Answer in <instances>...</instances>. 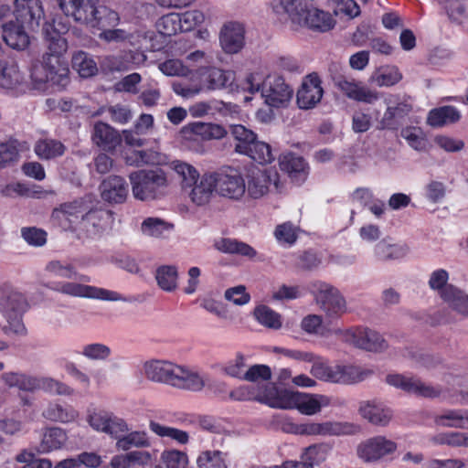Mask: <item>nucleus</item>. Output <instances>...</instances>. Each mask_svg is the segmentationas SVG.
Instances as JSON below:
<instances>
[{"label":"nucleus","instance_id":"42","mask_svg":"<svg viewBox=\"0 0 468 468\" xmlns=\"http://www.w3.org/2000/svg\"><path fill=\"white\" fill-rule=\"evenodd\" d=\"M43 390L58 396H70L74 390L67 384L50 377H35L34 392Z\"/></svg>","mask_w":468,"mask_h":468},{"label":"nucleus","instance_id":"56","mask_svg":"<svg viewBox=\"0 0 468 468\" xmlns=\"http://www.w3.org/2000/svg\"><path fill=\"white\" fill-rule=\"evenodd\" d=\"M243 154L250 156L259 164L265 165L270 164L274 160V155L271 152V146L261 141H255L250 145V149H247Z\"/></svg>","mask_w":468,"mask_h":468},{"label":"nucleus","instance_id":"55","mask_svg":"<svg viewBox=\"0 0 468 468\" xmlns=\"http://www.w3.org/2000/svg\"><path fill=\"white\" fill-rule=\"evenodd\" d=\"M177 270L175 266H161L156 270L155 279L161 289L172 292L177 287Z\"/></svg>","mask_w":468,"mask_h":468},{"label":"nucleus","instance_id":"57","mask_svg":"<svg viewBox=\"0 0 468 468\" xmlns=\"http://www.w3.org/2000/svg\"><path fill=\"white\" fill-rule=\"evenodd\" d=\"M20 143L17 140H8L0 143V168L6 167L16 162L19 157Z\"/></svg>","mask_w":468,"mask_h":468},{"label":"nucleus","instance_id":"53","mask_svg":"<svg viewBox=\"0 0 468 468\" xmlns=\"http://www.w3.org/2000/svg\"><path fill=\"white\" fill-rule=\"evenodd\" d=\"M198 468H228L227 454L218 451H204L197 459Z\"/></svg>","mask_w":468,"mask_h":468},{"label":"nucleus","instance_id":"18","mask_svg":"<svg viewBox=\"0 0 468 468\" xmlns=\"http://www.w3.org/2000/svg\"><path fill=\"white\" fill-rule=\"evenodd\" d=\"M330 404L331 399L324 395L291 391L286 410L297 409L302 414L310 416L320 412L322 408Z\"/></svg>","mask_w":468,"mask_h":468},{"label":"nucleus","instance_id":"6","mask_svg":"<svg viewBox=\"0 0 468 468\" xmlns=\"http://www.w3.org/2000/svg\"><path fill=\"white\" fill-rule=\"evenodd\" d=\"M331 78L335 87L349 100L373 104L380 98V93L356 80L350 74L339 70L337 64L330 67Z\"/></svg>","mask_w":468,"mask_h":468},{"label":"nucleus","instance_id":"5","mask_svg":"<svg viewBox=\"0 0 468 468\" xmlns=\"http://www.w3.org/2000/svg\"><path fill=\"white\" fill-rule=\"evenodd\" d=\"M135 199L152 201L163 197L169 186L167 174L161 168L141 169L129 175Z\"/></svg>","mask_w":468,"mask_h":468},{"label":"nucleus","instance_id":"19","mask_svg":"<svg viewBox=\"0 0 468 468\" xmlns=\"http://www.w3.org/2000/svg\"><path fill=\"white\" fill-rule=\"evenodd\" d=\"M278 174L271 170H253L246 182V193L253 199L263 197L268 194L270 186L273 183L278 187Z\"/></svg>","mask_w":468,"mask_h":468},{"label":"nucleus","instance_id":"23","mask_svg":"<svg viewBox=\"0 0 468 468\" xmlns=\"http://www.w3.org/2000/svg\"><path fill=\"white\" fill-rule=\"evenodd\" d=\"M219 42L226 53L236 54L239 52L245 45L244 26L239 22L226 24L220 31Z\"/></svg>","mask_w":468,"mask_h":468},{"label":"nucleus","instance_id":"62","mask_svg":"<svg viewBox=\"0 0 468 468\" xmlns=\"http://www.w3.org/2000/svg\"><path fill=\"white\" fill-rule=\"evenodd\" d=\"M159 32L164 36L176 35L182 31L181 20L179 14H168L159 19L157 23Z\"/></svg>","mask_w":468,"mask_h":468},{"label":"nucleus","instance_id":"33","mask_svg":"<svg viewBox=\"0 0 468 468\" xmlns=\"http://www.w3.org/2000/svg\"><path fill=\"white\" fill-rule=\"evenodd\" d=\"M67 434L64 430L58 427L48 428L42 434L41 441L38 445L39 453H48L60 449L67 441Z\"/></svg>","mask_w":468,"mask_h":468},{"label":"nucleus","instance_id":"49","mask_svg":"<svg viewBox=\"0 0 468 468\" xmlns=\"http://www.w3.org/2000/svg\"><path fill=\"white\" fill-rule=\"evenodd\" d=\"M305 8L302 0H275L273 5V10L277 14H286L297 24L302 20Z\"/></svg>","mask_w":468,"mask_h":468},{"label":"nucleus","instance_id":"17","mask_svg":"<svg viewBox=\"0 0 468 468\" xmlns=\"http://www.w3.org/2000/svg\"><path fill=\"white\" fill-rule=\"evenodd\" d=\"M323 95L321 79L316 73H311L303 79L296 94V101L299 108L309 110L321 101Z\"/></svg>","mask_w":468,"mask_h":468},{"label":"nucleus","instance_id":"38","mask_svg":"<svg viewBox=\"0 0 468 468\" xmlns=\"http://www.w3.org/2000/svg\"><path fill=\"white\" fill-rule=\"evenodd\" d=\"M173 229V224L159 218H147L141 224L142 233L154 239H167Z\"/></svg>","mask_w":468,"mask_h":468},{"label":"nucleus","instance_id":"9","mask_svg":"<svg viewBox=\"0 0 468 468\" xmlns=\"http://www.w3.org/2000/svg\"><path fill=\"white\" fill-rule=\"evenodd\" d=\"M310 290L317 305L328 315H335L346 312V300L335 286L321 281H314L310 283Z\"/></svg>","mask_w":468,"mask_h":468},{"label":"nucleus","instance_id":"58","mask_svg":"<svg viewBox=\"0 0 468 468\" xmlns=\"http://www.w3.org/2000/svg\"><path fill=\"white\" fill-rule=\"evenodd\" d=\"M22 74L16 64L7 65L3 62V70L0 73V86L5 89H11L21 83Z\"/></svg>","mask_w":468,"mask_h":468},{"label":"nucleus","instance_id":"44","mask_svg":"<svg viewBox=\"0 0 468 468\" xmlns=\"http://www.w3.org/2000/svg\"><path fill=\"white\" fill-rule=\"evenodd\" d=\"M43 417L51 421L71 422L79 417V412L71 406L49 404L42 413Z\"/></svg>","mask_w":468,"mask_h":468},{"label":"nucleus","instance_id":"34","mask_svg":"<svg viewBox=\"0 0 468 468\" xmlns=\"http://www.w3.org/2000/svg\"><path fill=\"white\" fill-rule=\"evenodd\" d=\"M335 373L336 384H353L363 381L372 374V371L353 365L337 364Z\"/></svg>","mask_w":468,"mask_h":468},{"label":"nucleus","instance_id":"15","mask_svg":"<svg viewBox=\"0 0 468 468\" xmlns=\"http://www.w3.org/2000/svg\"><path fill=\"white\" fill-rule=\"evenodd\" d=\"M398 444L385 436L378 435L362 441L357 446L358 457L366 463H376L393 454Z\"/></svg>","mask_w":468,"mask_h":468},{"label":"nucleus","instance_id":"60","mask_svg":"<svg viewBox=\"0 0 468 468\" xmlns=\"http://www.w3.org/2000/svg\"><path fill=\"white\" fill-rule=\"evenodd\" d=\"M222 102L217 101H197L188 109L193 118H202L208 115H214L221 110Z\"/></svg>","mask_w":468,"mask_h":468},{"label":"nucleus","instance_id":"12","mask_svg":"<svg viewBox=\"0 0 468 468\" xmlns=\"http://www.w3.org/2000/svg\"><path fill=\"white\" fill-rule=\"evenodd\" d=\"M293 95L292 88L279 75H268L262 83L261 96L267 105L284 108Z\"/></svg>","mask_w":468,"mask_h":468},{"label":"nucleus","instance_id":"64","mask_svg":"<svg viewBox=\"0 0 468 468\" xmlns=\"http://www.w3.org/2000/svg\"><path fill=\"white\" fill-rule=\"evenodd\" d=\"M130 431L128 423L122 418L110 414L105 433L115 439L116 441L120 437H123L124 433Z\"/></svg>","mask_w":468,"mask_h":468},{"label":"nucleus","instance_id":"8","mask_svg":"<svg viewBox=\"0 0 468 468\" xmlns=\"http://www.w3.org/2000/svg\"><path fill=\"white\" fill-rule=\"evenodd\" d=\"M216 184V194L231 200H240L246 194V182L236 168L227 166L212 172Z\"/></svg>","mask_w":468,"mask_h":468},{"label":"nucleus","instance_id":"11","mask_svg":"<svg viewBox=\"0 0 468 468\" xmlns=\"http://www.w3.org/2000/svg\"><path fill=\"white\" fill-rule=\"evenodd\" d=\"M387 109L378 122V130H397L413 110L410 97L393 95L387 101Z\"/></svg>","mask_w":468,"mask_h":468},{"label":"nucleus","instance_id":"46","mask_svg":"<svg viewBox=\"0 0 468 468\" xmlns=\"http://www.w3.org/2000/svg\"><path fill=\"white\" fill-rule=\"evenodd\" d=\"M34 151L39 158L48 160L62 155L65 146L58 140L46 138L36 143Z\"/></svg>","mask_w":468,"mask_h":468},{"label":"nucleus","instance_id":"27","mask_svg":"<svg viewBox=\"0 0 468 468\" xmlns=\"http://www.w3.org/2000/svg\"><path fill=\"white\" fill-rule=\"evenodd\" d=\"M256 400L265 403L272 408L286 410L291 390L279 389L273 384H265L256 387Z\"/></svg>","mask_w":468,"mask_h":468},{"label":"nucleus","instance_id":"40","mask_svg":"<svg viewBox=\"0 0 468 468\" xmlns=\"http://www.w3.org/2000/svg\"><path fill=\"white\" fill-rule=\"evenodd\" d=\"M214 247L223 253L239 254L253 259L257 251L249 244L229 238H220L215 240Z\"/></svg>","mask_w":468,"mask_h":468},{"label":"nucleus","instance_id":"26","mask_svg":"<svg viewBox=\"0 0 468 468\" xmlns=\"http://www.w3.org/2000/svg\"><path fill=\"white\" fill-rule=\"evenodd\" d=\"M298 24L303 25L314 31L327 32L334 28L335 20L328 12L316 7H306L302 20Z\"/></svg>","mask_w":468,"mask_h":468},{"label":"nucleus","instance_id":"2","mask_svg":"<svg viewBox=\"0 0 468 468\" xmlns=\"http://www.w3.org/2000/svg\"><path fill=\"white\" fill-rule=\"evenodd\" d=\"M142 375L152 383L193 392L203 390L208 381L207 375L200 370L166 359L152 358L144 361Z\"/></svg>","mask_w":468,"mask_h":468},{"label":"nucleus","instance_id":"16","mask_svg":"<svg viewBox=\"0 0 468 468\" xmlns=\"http://www.w3.org/2000/svg\"><path fill=\"white\" fill-rule=\"evenodd\" d=\"M386 382L397 388L428 399L439 398L442 390L439 387L431 386L413 377H405L400 374H389Z\"/></svg>","mask_w":468,"mask_h":468},{"label":"nucleus","instance_id":"37","mask_svg":"<svg viewBox=\"0 0 468 468\" xmlns=\"http://www.w3.org/2000/svg\"><path fill=\"white\" fill-rule=\"evenodd\" d=\"M35 377L21 371H8L1 375V380L9 388L33 393Z\"/></svg>","mask_w":468,"mask_h":468},{"label":"nucleus","instance_id":"39","mask_svg":"<svg viewBox=\"0 0 468 468\" xmlns=\"http://www.w3.org/2000/svg\"><path fill=\"white\" fill-rule=\"evenodd\" d=\"M186 129L202 140H218L228 133L222 125L212 122H195L189 123Z\"/></svg>","mask_w":468,"mask_h":468},{"label":"nucleus","instance_id":"22","mask_svg":"<svg viewBox=\"0 0 468 468\" xmlns=\"http://www.w3.org/2000/svg\"><path fill=\"white\" fill-rule=\"evenodd\" d=\"M90 139L93 144L106 151H114L122 143L121 133L110 124L101 121L94 122Z\"/></svg>","mask_w":468,"mask_h":468},{"label":"nucleus","instance_id":"20","mask_svg":"<svg viewBox=\"0 0 468 468\" xmlns=\"http://www.w3.org/2000/svg\"><path fill=\"white\" fill-rule=\"evenodd\" d=\"M15 16L30 29L38 27L44 17L42 0H15Z\"/></svg>","mask_w":468,"mask_h":468},{"label":"nucleus","instance_id":"1","mask_svg":"<svg viewBox=\"0 0 468 468\" xmlns=\"http://www.w3.org/2000/svg\"><path fill=\"white\" fill-rule=\"evenodd\" d=\"M47 50L39 64L33 66L32 80L40 87L51 83L58 88H64L69 83V67L65 58L68 49L67 40L49 24L43 27Z\"/></svg>","mask_w":468,"mask_h":468},{"label":"nucleus","instance_id":"50","mask_svg":"<svg viewBox=\"0 0 468 468\" xmlns=\"http://www.w3.org/2000/svg\"><path fill=\"white\" fill-rule=\"evenodd\" d=\"M229 132L238 142L235 150L239 154H244L250 149V145L257 139V135L241 124H234L229 126Z\"/></svg>","mask_w":468,"mask_h":468},{"label":"nucleus","instance_id":"54","mask_svg":"<svg viewBox=\"0 0 468 468\" xmlns=\"http://www.w3.org/2000/svg\"><path fill=\"white\" fill-rule=\"evenodd\" d=\"M255 319L262 325L271 329L282 327L281 315L266 305H259L253 312Z\"/></svg>","mask_w":468,"mask_h":468},{"label":"nucleus","instance_id":"47","mask_svg":"<svg viewBox=\"0 0 468 468\" xmlns=\"http://www.w3.org/2000/svg\"><path fill=\"white\" fill-rule=\"evenodd\" d=\"M460 119V112L452 106H443L430 112L428 123L434 127L452 123Z\"/></svg>","mask_w":468,"mask_h":468},{"label":"nucleus","instance_id":"63","mask_svg":"<svg viewBox=\"0 0 468 468\" xmlns=\"http://www.w3.org/2000/svg\"><path fill=\"white\" fill-rule=\"evenodd\" d=\"M161 461L166 468H186L188 463L187 455L178 450L164 451Z\"/></svg>","mask_w":468,"mask_h":468},{"label":"nucleus","instance_id":"51","mask_svg":"<svg viewBox=\"0 0 468 468\" xmlns=\"http://www.w3.org/2000/svg\"><path fill=\"white\" fill-rule=\"evenodd\" d=\"M72 67L82 78H89L98 71L93 58L84 51H78L72 57Z\"/></svg>","mask_w":468,"mask_h":468},{"label":"nucleus","instance_id":"41","mask_svg":"<svg viewBox=\"0 0 468 468\" xmlns=\"http://www.w3.org/2000/svg\"><path fill=\"white\" fill-rule=\"evenodd\" d=\"M170 167L180 179L183 191L186 192L200 177L198 171L190 164L176 160L171 162Z\"/></svg>","mask_w":468,"mask_h":468},{"label":"nucleus","instance_id":"14","mask_svg":"<svg viewBox=\"0 0 468 468\" xmlns=\"http://www.w3.org/2000/svg\"><path fill=\"white\" fill-rule=\"evenodd\" d=\"M112 221V213L110 210L89 209L82 220L80 221L78 231L80 235L88 239H96L111 229Z\"/></svg>","mask_w":468,"mask_h":468},{"label":"nucleus","instance_id":"3","mask_svg":"<svg viewBox=\"0 0 468 468\" xmlns=\"http://www.w3.org/2000/svg\"><path fill=\"white\" fill-rule=\"evenodd\" d=\"M58 5L67 16L77 23L91 27L114 26L119 20L118 14L95 0H58Z\"/></svg>","mask_w":468,"mask_h":468},{"label":"nucleus","instance_id":"59","mask_svg":"<svg viewBox=\"0 0 468 468\" xmlns=\"http://www.w3.org/2000/svg\"><path fill=\"white\" fill-rule=\"evenodd\" d=\"M310 373L317 379L335 383V365L331 366L321 359H314Z\"/></svg>","mask_w":468,"mask_h":468},{"label":"nucleus","instance_id":"21","mask_svg":"<svg viewBox=\"0 0 468 468\" xmlns=\"http://www.w3.org/2000/svg\"><path fill=\"white\" fill-rule=\"evenodd\" d=\"M358 412L363 419L379 427L388 426L393 417L391 409L376 399L361 401Z\"/></svg>","mask_w":468,"mask_h":468},{"label":"nucleus","instance_id":"13","mask_svg":"<svg viewBox=\"0 0 468 468\" xmlns=\"http://www.w3.org/2000/svg\"><path fill=\"white\" fill-rule=\"evenodd\" d=\"M359 430V427L350 422L324 421L306 422L297 424L293 427V432L300 435H319V436H339L353 434Z\"/></svg>","mask_w":468,"mask_h":468},{"label":"nucleus","instance_id":"36","mask_svg":"<svg viewBox=\"0 0 468 468\" xmlns=\"http://www.w3.org/2000/svg\"><path fill=\"white\" fill-rule=\"evenodd\" d=\"M410 251L405 243H390L388 239H382L375 248V255L381 261H394L404 258Z\"/></svg>","mask_w":468,"mask_h":468},{"label":"nucleus","instance_id":"43","mask_svg":"<svg viewBox=\"0 0 468 468\" xmlns=\"http://www.w3.org/2000/svg\"><path fill=\"white\" fill-rule=\"evenodd\" d=\"M45 270L54 276L64 279L71 280L79 278L81 282H89L90 280L89 277L85 275L79 276L76 267L67 261L52 260L47 263Z\"/></svg>","mask_w":468,"mask_h":468},{"label":"nucleus","instance_id":"4","mask_svg":"<svg viewBox=\"0 0 468 468\" xmlns=\"http://www.w3.org/2000/svg\"><path fill=\"white\" fill-rule=\"evenodd\" d=\"M28 308L25 295L10 285H0V313L6 321L2 331L9 335L24 336L27 330L23 322V315Z\"/></svg>","mask_w":468,"mask_h":468},{"label":"nucleus","instance_id":"28","mask_svg":"<svg viewBox=\"0 0 468 468\" xmlns=\"http://www.w3.org/2000/svg\"><path fill=\"white\" fill-rule=\"evenodd\" d=\"M25 25L9 21L3 25V38L14 49H25L29 44V37L25 31Z\"/></svg>","mask_w":468,"mask_h":468},{"label":"nucleus","instance_id":"48","mask_svg":"<svg viewBox=\"0 0 468 468\" xmlns=\"http://www.w3.org/2000/svg\"><path fill=\"white\" fill-rule=\"evenodd\" d=\"M150 431L161 438H169L179 444H186L189 441V435L186 431L163 425L155 420L149 421Z\"/></svg>","mask_w":468,"mask_h":468},{"label":"nucleus","instance_id":"32","mask_svg":"<svg viewBox=\"0 0 468 468\" xmlns=\"http://www.w3.org/2000/svg\"><path fill=\"white\" fill-rule=\"evenodd\" d=\"M279 165L292 179L303 180L308 173V166L304 159L293 154L282 155L279 158Z\"/></svg>","mask_w":468,"mask_h":468},{"label":"nucleus","instance_id":"25","mask_svg":"<svg viewBox=\"0 0 468 468\" xmlns=\"http://www.w3.org/2000/svg\"><path fill=\"white\" fill-rule=\"evenodd\" d=\"M186 193H187L191 202L197 206H204L209 203L214 193H216L213 173H205L202 175L197 183Z\"/></svg>","mask_w":468,"mask_h":468},{"label":"nucleus","instance_id":"10","mask_svg":"<svg viewBox=\"0 0 468 468\" xmlns=\"http://www.w3.org/2000/svg\"><path fill=\"white\" fill-rule=\"evenodd\" d=\"M52 290L71 297L90 298L109 302L123 300L122 296L114 291L75 282H56Z\"/></svg>","mask_w":468,"mask_h":468},{"label":"nucleus","instance_id":"24","mask_svg":"<svg viewBox=\"0 0 468 468\" xmlns=\"http://www.w3.org/2000/svg\"><path fill=\"white\" fill-rule=\"evenodd\" d=\"M101 198L111 204L123 203L128 196V185L125 179L119 176H111L100 185Z\"/></svg>","mask_w":468,"mask_h":468},{"label":"nucleus","instance_id":"7","mask_svg":"<svg viewBox=\"0 0 468 468\" xmlns=\"http://www.w3.org/2000/svg\"><path fill=\"white\" fill-rule=\"evenodd\" d=\"M335 333L343 342L366 351L382 352L388 347L379 333L367 328L336 329Z\"/></svg>","mask_w":468,"mask_h":468},{"label":"nucleus","instance_id":"35","mask_svg":"<svg viewBox=\"0 0 468 468\" xmlns=\"http://www.w3.org/2000/svg\"><path fill=\"white\" fill-rule=\"evenodd\" d=\"M151 446V439L145 431H129L116 441L118 451L128 452L132 448L144 449Z\"/></svg>","mask_w":468,"mask_h":468},{"label":"nucleus","instance_id":"61","mask_svg":"<svg viewBox=\"0 0 468 468\" xmlns=\"http://www.w3.org/2000/svg\"><path fill=\"white\" fill-rule=\"evenodd\" d=\"M81 354L90 360L105 361L112 356V349L101 343H92L83 346Z\"/></svg>","mask_w":468,"mask_h":468},{"label":"nucleus","instance_id":"31","mask_svg":"<svg viewBox=\"0 0 468 468\" xmlns=\"http://www.w3.org/2000/svg\"><path fill=\"white\" fill-rule=\"evenodd\" d=\"M89 207L80 201L64 204L59 209H55L53 216L59 220H66L78 229L80 221L85 217Z\"/></svg>","mask_w":468,"mask_h":468},{"label":"nucleus","instance_id":"29","mask_svg":"<svg viewBox=\"0 0 468 468\" xmlns=\"http://www.w3.org/2000/svg\"><path fill=\"white\" fill-rule=\"evenodd\" d=\"M441 298L452 310L468 318V294L453 285L445 286Z\"/></svg>","mask_w":468,"mask_h":468},{"label":"nucleus","instance_id":"52","mask_svg":"<svg viewBox=\"0 0 468 468\" xmlns=\"http://www.w3.org/2000/svg\"><path fill=\"white\" fill-rule=\"evenodd\" d=\"M402 79V74L396 67L380 69L375 71L369 78V81L378 87H390Z\"/></svg>","mask_w":468,"mask_h":468},{"label":"nucleus","instance_id":"45","mask_svg":"<svg viewBox=\"0 0 468 468\" xmlns=\"http://www.w3.org/2000/svg\"><path fill=\"white\" fill-rule=\"evenodd\" d=\"M234 80V74L218 68L208 69L205 76V87L209 90L227 88Z\"/></svg>","mask_w":468,"mask_h":468},{"label":"nucleus","instance_id":"30","mask_svg":"<svg viewBox=\"0 0 468 468\" xmlns=\"http://www.w3.org/2000/svg\"><path fill=\"white\" fill-rule=\"evenodd\" d=\"M436 426L468 429V412L463 410H445L433 417Z\"/></svg>","mask_w":468,"mask_h":468}]
</instances>
